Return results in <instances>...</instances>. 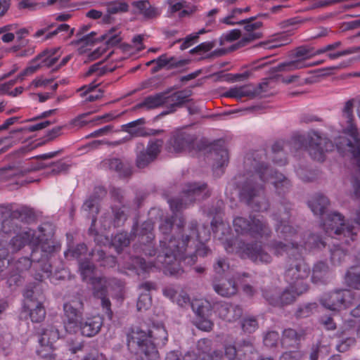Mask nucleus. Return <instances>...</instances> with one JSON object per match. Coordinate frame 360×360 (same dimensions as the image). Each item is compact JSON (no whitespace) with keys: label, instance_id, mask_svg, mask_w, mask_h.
I'll return each mask as SVG.
<instances>
[{"label":"nucleus","instance_id":"1","mask_svg":"<svg viewBox=\"0 0 360 360\" xmlns=\"http://www.w3.org/2000/svg\"><path fill=\"white\" fill-rule=\"evenodd\" d=\"M174 224V217H166L162 220L159 230L162 233L158 250L150 245L155 238L153 224L150 221L141 224L139 231V240L143 245V252L148 256H156L154 266L162 269L165 274L176 276L181 272L178 264V256L188 251L193 252L192 244L197 236V222L191 221L187 228H183L179 232L169 237Z\"/></svg>","mask_w":360,"mask_h":360},{"label":"nucleus","instance_id":"2","mask_svg":"<svg viewBox=\"0 0 360 360\" xmlns=\"http://www.w3.org/2000/svg\"><path fill=\"white\" fill-rule=\"evenodd\" d=\"M245 166L247 168L246 180L242 186L240 196L255 210L264 211L269 207L268 201L264 197L266 183L271 182L278 194L288 191L290 187L289 180L268 165L247 158Z\"/></svg>","mask_w":360,"mask_h":360},{"label":"nucleus","instance_id":"3","mask_svg":"<svg viewBox=\"0 0 360 360\" xmlns=\"http://www.w3.org/2000/svg\"><path fill=\"white\" fill-rule=\"evenodd\" d=\"M168 340L167 331L162 324H153L147 330L133 329L128 336V346L142 360H157L158 346H164Z\"/></svg>","mask_w":360,"mask_h":360},{"label":"nucleus","instance_id":"4","mask_svg":"<svg viewBox=\"0 0 360 360\" xmlns=\"http://www.w3.org/2000/svg\"><path fill=\"white\" fill-rule=\"evenodd\" d=\"M356 103V98L347 100L341 111L342 131L350 139L341 136L335 140V144L340 153H351L360 167V131H358L353 112Z\"/></svg>","mask_w":360,"mask_h":360},{"label":"nucleus","instance_id":"5","mask_svg":"<svg viewBox=\"0 0 360 360\" xmlns=\"http://www.w3.org/2000/svg\"><path fill=\"white\" fill-rule=\"evenodd\" d=\"M66 320L65 328L69 333L78 330L86 337H93L100 331L103 325L101 316H94L83 319V302L80 300H73L64 304Z\"/></svg>","mask_w":360,"mask_h":360},{"label":"nucleus","instance_id":"6","mask_svg":"<svg viewBox=\"0 0 360 360\" xmlns=\"http://www.w3.org/2000/svg\"><path fill=\"white\" fill-rule=\"evenodd\" d=\"M310 268L302 257L290 261L285 271V279L297 295L308 290L307 279Z\"/></svg>","mask_w":360,"mask_h":360},{"label":"nucleus","instance_id":"7","mask_svg":"<svg viewBox=\"0 0 360 360\" xmlns=\"http://www.w3.org/2000/svg\"><path fill=\"white\" fill-rule=\"evenodd\" d=\"M40 232L37 236L33 230L22 232L15 237L10 241V245L13 252L20 250L26 244H29L34 247L33 252L38 249H41L42 252H51L53 250L54 246L52 242L46 237V234L43 233L44 229L43 227H39Z\"/></svg>","mask_w":360,"mask_h":360},{"label":"nucleus","instance_id":"8","mask_svg":"<svg viewBox=\"0 0 360 360\" xmlns=\"http://www.w3.org/2000/svg\"><path fill=\"white\" fill-rule=\"evenodd\" d=\"M235 231L239 234H249L256 238H268L271 229L263 217L256 215L250 219L238 217L233 220Z\"/></svg>","mask_w":360,"mask_h":360},{"label":"nucleus","instance_id":"9","mask_svg":"<svg viewBox=\"0 0 360 360\" xmlns=\"http://www.w3.org/2000/svg\"><path fill=\"white\" fill-rule=\"evenodd\" d=\"M322 226L326 233L332 237L333 234L338 236L339 240H344L347 244L350 241H354L356 236L354 226L345 224L343 217L337 212L327 214L326 218H323Z\"/></svg>","mask_w":360,"mask_h":360},{"label":"nucleus","instance_id":"10","mask_svg":"<svg viewBox=\"0 0 360 360\" xmlns=\"http://www.w3.org/2000/svg\"><path fill=\"white\" fill-rule=\"evenodd\" d=\"M209 195L210 192L206 184H188L184 188L181 198L169 200L170 207L172 211L178 212L186 208L190 203L195 200H202Z\"/></svg>","mask_w":360,"mask_h":360},{"label":"nucleus","instance_id":"11","mask_svg":"<svg viewBox=\"0 0 360 360\" xmlns=\"http://www.w3.org/2000/svg\"><path fill=\"white\" fill-rule=\"evenodd\" d=\"M321 246H325V242L319 236L314 234L309 236L306 242H300L298 240H292V241L289 243L274 241L271 245V250L277 256H281L284 253L292 252L296 250L301 252L303 248L311 249L313 248H320Z\"/></svg>","mask_w":360,"mask_h":360},{"label":"nucleus","instance_id":"12","mask_svg":"<svg viewBox=\"0 0 360 360\" xmlns=\"http://www.w3.org/2000/svg\"><path fill=\"white\" fill-rule=\"evenodd\" d=\"M352 292L349 290H336L325 293L320 299L321 304L331 311H340L352 301Z\"/></svg>","mask_w":360,"mask_h":360},{"label":"nucleus","instance_id":"13","mask_svg":"<svg viewBox=\"0 0 360 360\" xmlns=\"http://www.w3.org/2000/svg\"><path fill=\"white\" fill-rule=\"evenodd\" d=\"M167 146L170 152H192L196 150L197 138L194 134L185 131H177L172 134Z\"/></svg>","mask_w":360,"mask_h":360},{"label":"nucleus","instance_id":"14","mask_svg":"<svg viewBox=\"0 0 360 360\" xmlns=\"http://www.w3.org/2000/svg\"><path fill=\"white\" fill-rule=\"evenodd\" d=\"M163 141L156 139L149 142L147 148L144 149L142 143L137 144L136 165L139 168H145L154 161L160 153Z\"/></svg>","mask_w":360,"mask_h":360},{"label":"nucleus","instance_id":"15","mask_svg":"<svg viewBox=\"0 0 360 360\" xmlns=\"http://www.w3.org/2000/svg\"><path fill=\"white\" fill-rule=\"evenodd\" d=\"M89 284L91 285L94 296L101 300L103 309L105 310L108 317L111 319L112 317V311L110 308L111 302L107 297L109 285L108 280L105 277L98 276L92 280Z\"/></svg>","mask_w":360,"mask_h":360},{"label":"nucleus","instance_id":"16","mask_svg":"<svg viewBox=\"0 0 360 360\" xmlns=\"http://www.w3.org/2000/svg\"><path fill=\"white\" fill-rule=\"evenodd\" d=\"M333 147L330 141L314 133L310 137L308 150L313 159L322 162L325 158V153L332 150Z\"/></svg>","mask_w":360,"mask_h":360},{"label":"nucleus","instance_id":"17","mask_svg":"<svg viewBox=\"0 0 360 360\" xmlns=\"http://www.w3.org/2000/svg\"><path fill=\"white\" fill-rule=\"evenodd\" d=\"M24 310L29 312L30 317L33 322H41L46 316V311L41 302L34 296L32 290H27L25 294Z\"/></svg>","mask_w":360,"mask_h":360},{"label":"nucleus","instance_id":"18","mask_svg":"<svg viewBox=\"0 0 360 360\" xmlns=\"http://www.w3.org/2000/svg\"><path fill=\"white\" fill-rule=\"evenodd\" d=\"M243 254L246 255L255 263H270L272 257L267 252L265 248L259 243L243 244L240 247Z\"/></svg>","mask_w":360,"mask_h":360},{"label":"nucleus","instance_id":"19","mask_svg":"<svg viewBox=\"0 0 360 360\" xmlns=\"http://www.w3.org/2000/svg\"><path fill=\"white\" fill-rule=\"evenodd\" d=\"M267 86V82H263L260 84L257 88H252L249 85L235 86L229 89L227 91L224 93V96L227 98H234L236 99H240L246 96L253 97L266 92Z\"/></svg>","mask_w":360,"mask_h":360},{"label":"nucleus","instance_id":"20","mask_svg":"<svg viewBox=\"0 0 360 360\" xmlns=\"http://www.w3.org/2000/svg\"><path fill=\"white\" fill-rule=\"evenodd\" d=\"M298 295H297L290 286L281 293L277 292L276 290L264 292V297L269 304L278 307L292 303Z\"/></svg>","mask_w":360,"mask_h":360},{"label":"nucleus","instance_id":"21","mask_svg":"<svg viewBox=\"0 0 360 360\" xmlns=\"http://www.w3.org/2000/svg\"><path fill=\"white\" fill-rule=\"evenodd\" d=\"M215 312L221 319L228 322H234L242 316L243 309L239 305L221 302L216 304Z\"/></svg>","mask_w":360,"mask_h":360},{"label":"nucleus","instance_id":"22","mask_svg":"<svg viewBox=\"0 0 360 360\" xmlns=\"http://www.w3.org/2000/svg\"><path fill=\"white\" fill-rule=\"evenodd\" d=\"M242 25H244L245 33L238 41V47L245 46L250 42L262 37V32L259 30L263 25L262 22L257 21L254 23L242 22Z\"/></svg>","mask_w":360,"mask_h":360},{"label":"nucleus","instance_id":"23","mask_svg":"<svg viewBox=\"0 0 360 360\" xmlns=\"http://www.w3.org/2000/svg\"><path fill=\"white\" fill-rule=\"evenodd\" d=\"M204 232H205V229H203ZM205 236H201V233L197 229V236H194L193 243L192 244L193 252L191 254H188V251L185 254H182V255L178 256V261L181 259H184L187 257H190L191 261L193 262L195 261L196 255H199L201 257H205L207 255L208 250L204 246L203 241L207 240L208 236L205 233Z\"/></svg>","mask_w":360,"mask_h":360},{"label":"nucleus","instance_id":"24","mask_svg":"<svg viewBox=\"0 0 360 360\" xmlns=\"http://www.w3.org/2000/svg\"><path fill=\"white\" fill-rule=\"evenodd\" d=\"M191 95V91L188 90L179 91L171 95L166 93L165 105H167L169 110L162 114L166 115L175 112L177 108H180L184 103L190 101Z\"/></svg>","mask_w":360,"mask_h":360},{"label":"nucleus","instance_id":"25","mask_svg":"<svg viewBox=\"0 0 360 360\" xmlns=\"http://www.w3.org/2000/svg\"><path fill=\"white\" fill-rule=\"evenodd\" d=\"M98 202L99 200L97 198L90 197L84 202L82 207L84 215L92 220L91 226L89 229L91 234H96L93 227L96 223V216L99 212Z\"/></svg>","mask_w":360,"mask_h":360},{"label":"nucleus","instance_id":"26","mask_svg":"<svg viewBox=\"0 0 360 360\" xmlns=\"http://www.w3.org/2000/svg\"><path fill=\"white\" fill-rule=\"evenodd\" d=\"M39 333L40 335L39 342L41 345V348L52 349V348H53V342L59 339V332L58 329L53 326H48L42 328Z\"/></svg>","mask_w":360,"mask_h":360},{"label":"nucleus","instance_id":"27","mask_svg":"<svg viewBox=\"0 0 360 360\" xmlns=\"http://www.w3.org/2000/svg\"><path fill=\"white\" fill-rule=\"evenodd\" d=\"M212 285L214 290L221 297H231L238 291L235 281L231 279L214 281Z\"/></svg>","mask_w":360,"mask_h":360},{"label":"nucleus","instance_id":"28","mask_svg":"<svg viewBox=\"0 0 360 360\" xmlns=\"http://www.w3.org/2000/svg\"><path fill=\"white\" fill-rule=\"evenodd\" d=\"M166 93L162 92L146 97L143 101L134 107L135 109L145 108L148 110L160 108L165 105Z\"/></svg>","mask_w":360,"mask_h":360},{"label":"nucleus","instance_id":"29","mask_svg":"<svg viewBox=\"0 0 360 360\" xmlns=\"http://www.w3.org/2000/svg\"><path fill=\"white\" fill-rule=\"evenodd\" d=\"M183 65L184 62L177 60L176 58L168 56L167 54H162L156 58V65L152 68V72H157L162 68L169 70L174 68L181 67Z\"/></svg>","mask_w":360,"mask_h":360},{"label":"nucleus","instance_id":"30","mask_svg":"<svg viewBox=\"0 0 360 360\" xmlns=\"http://www.w3.org/2000/svg\"><path fill=\"white\" fill-rule=\"evenodd\" d=\"M131 4L136 9L135 12L142 15L146 18H153L159 15L158 9L151 6L147 0L133 1Z\"/></svg>","mask_w":360,"mask_h":360},{"label":"nucleus","instance_id":"31","mask_svg":"<svg viewBox=\"0 0 360 360\" xmlns=\"http://www.w3.org/2000/svg\"><path fill=\"white\" fill-rule=\"evenodd\" d=\"M278 222L276 230L280 237L283 238L286 242L297 240L298 236L296 230L289 224L288 221H285V217L282 218Z\"/></svg>","mask_w":360,"mask_h":360},{"label":"nucleus","instance_id":"32","mask_svg":"<svg viewBox=\"0 0 360 360\" xmlns=\"http://www.w3.org/2000/svg\"><path fill=\"white\" fill-rule=\"evenodd\" d=\"M330 274L329 268L326 263L317 262L312 269L311 280L315 283H325L329 278Z\"/></svg>","mask_w":360,"mask_h":360},{"label":"nucleus","instance_id":"33","mask_svg":"<svg viewBox=\"0 0 360 360\" xmlns=\"http://www.w3.org/2000/svg\"><path fill=\"white\" fill-rule=\"evenodd\" d=\"M329 204L328 199L321 195H315L309 201V206L314 214L323 215L327 206Z\"/></svg>","mask_w":360,"mask_h":360},{"label":"nucleus","instance_id":"34","mask_svg":"<svg viewBox=\"0 0 360 360\" xmlns=\"http://www.w3.org/2000/svg\"><path fill=\"white\" fill-rule=\"evenodd\" d=\"M193 311L199 317H207L211 314L212 306L211 303L205 299H196L191 303Z\"/></svg>","mask_w":360,"mask_h":360},{"label":"nucleus","instance_id":"35","mask_svg":"<svg viewBox=\"0 0 360 360\" xmlns=\"http://www.w3.org/2000/svg\"><path fill=\"white\" fill-rule=\"evenodd\" d=\"M107 16L119 13H127L129 10V5L123 0H115L105 3Z\"/></svg>","mask_w":360,"mask_h":360},{"label":"nucleus","instance_id":"36","mask_svg":"<svg viewBox=\"0 0 360 360\" xmlns=\"http://www.w3.org/2000/svg\"><path fill=\"white\" fill-rule=\"evenodd\" d=\"M79 271L83 281L88 283L98 277L96 276L94 265L89 261L79 262Z\"/></svg>","mask_w":360,"mask_h":360},{"label":"nucleus","instance_id":"37","mask_svg":"<svg viewBox=\"0 0 360 360\" xmlns=\"http://www.w3.org/2000/svg\"><path fill=\"white\" fill-rule=\"evenodd\" d=\"M211 158L214 160L213 168L218 169L227 165L229 162V153L227 150L221 148L214 150L210 153Z\"/></svg>","mask_w":360,"mask_h":360},{"label":"nucleus","instance_id":"38","mask_svg":"<svg viewBox=\"0 0 360 360\" xmlns=\"http://www.w3.org/2000/svg\"><path fill=\"white\" fill-rule=\"evenodd\" d=\"M304 335V332L296 331L292 328L285 329L283 333L282 344L285 346H291L296 343Z\"/></svg>","mask_w":360,"mask_h":360},{"label":"nucleus","instance_id":"39","mask_svg":"<svg viewBox=\"0 0 360 360\" xmlns=\"http://www.w3.org/2000/svg\"><path fill=\"white\" fill-rule=\"evenodd\" d=\"M103 166L111 170H115L120 174L127 175V170L124 168L122 162L118 158H110L103 162Z\"/></svg>","mask_w":360,"mask_h":360},{"label":"nucleus","instance_id":"40","mask_svg":"<svg viewBox=\"0 0 360 360\" xmlns=\"http://www.w3.org/2000/svg\"><path fill=\"white\" fill-rule=\"evenodd\" d=\"M307 67V64L300 60H294L287 63L279 64L276 67V70L280 72H290L296 70L302 69Z\"/></svg>","mask_w":360,"mask_h":360},{"label":"nucleus","instance_id":"41","mask_svg":"<svg viewBox=\"0 0 360 360\" xmlns=\"http://www.w3.org/2000/svg\"><path fill=\"white\" fill-rule=\"evenodd\" d=\"M91 254L96 260L101 262V264L103 266L112 267L116 264L115 257L111 255L105 256V252L102 250H96Z\"/></svg>","mask_w":360,"mask_h":360},{"label":"nucleus","instance_id":"42","mask_svg":"<svg viewBox=\"0 0 360 360\" xmlns=\"http://www.w3.org/2000/svg\"><path fill=\"white\" fill-rule=\"evenodd\" d=\"M347 252L339 245H335L330 250V260L333 265L338 266L345 260Z\"/></svg>","mask_w":360,"mask_h":360},{"label":"nucleus","instance_id":"43","mask_svg":"<svg viewBox=\"0 0 360 360\" xmlns=\"http://www.w3.org/2000/svg\"><path fill=\"white\" fill-rule=\"evenodd\" d=\"M314 48L302 46L297 48L293 52V56L296 60H300L304 63L306 60L313 58Z\"/></svg>","mask_w":360,"mask_h":360},{"label":"nucleus","instance_id":"44","mask_svg":"<svg viewBox=\"0 0 360 360\" xmlns=\"http://www.w3.org/2000/svg\"><path fill=\"white\" fill-rule=\"evenodd\" d=\"M112 224L115 227L122 226L127 219L124 207H112Z\"/></svg>","mask_w":360,"mask_h":360},{"label":"nucleus","instance_id":"45","mask_svg":"<svg viewBox=\"0 0 360 360\" xmlns=\"http://www.w3.org/2000/svg\"><path fill=\"white\" fill-rule=\"evenodd\" d=\"M129 244V238L124 233H120L114 236L112 240V245L115 248L117 252H120L122 248Z\"/></svg>","mask_w":360,"mask_h":360},{"label":"nucleus","instance_id":"46","mask_svg":"<svg viewBox=\"0 0 360 360\" xmlns=\"http://www.w3.org/2000/svg\"><path fill=\"white\" fill-rule=\"evenodd\" d=\"M102 63H97L92 65L89 70L85 73V77H89L91 75H95L96 77H101L106 74L108 69L105 66H102Z\"/></svg>","mask_w":360,"mask_h":360},{"label":"nucleus","instance_id":"47","mask_svg":"<svg viewBox=\"0 0 360 360\" xmlns=\"http://www.w3.org/2000/svg\"><path fill=\"white\" fill-rule=\"evenodd\" d=\"M242 328L244 331L252 333L258 328L257 321L253 317L246 318L243 321Z\"/></svg>","mask_w":360,"mask_h":360},{"label":"nucleus","instance_id":"48","mask_svg":"<svg viewBox=\"0 0 360 360\" xmlns=\"http://www.w3.org/2000/svg\"><path fill=\"white\" fill-rule=\"evenodd\" d=\"M279 340V334L276 331L268 332L264 338V343L266 347L276 346Z\"/></svg>","mask_w":360,"mask_h":360},{"label":"nucleus","instance_id":"49","mask_svg":"<svg viewBox=\"0 0 360 360\" xmlns=\"http://www.w3.org/2000/svg\"><path fill=\"white\" fill-rule=\"evenodd\" d=\"M87 252V248L85 244H79L72 250H69L66 252L67 257H72L77 259H79L82 255H85Z\"/></svg>","mask_w":360,"mask_h":360},{"label":"nucleus","instance_id":"50","mask_svg":"<svg viewBox=\"0 0 360 360\" xmlns=\"http://www.w3.org/2000/svg\"><path fill=\"white\" fill-rule=\"evenodd\" d=\"M96 33L94 32H91V33L78 37V39L72 42V44L76 45H82V46H89L92 45L95 42L94 36Z\"/></svg>","mask_w":360,"mask_h":360},{"label":"nucleus","instance_id":"51","mask_svg":"<svg viewBox=\"0 0 360 360\" xmlns=\"http://www.w3.org/2000/svg\"><path fill=\"white\" fill-rule=\"evenodd\" d=\"M359 50H360V47H350L349 49H347L341 51H338L336 53H328L327 54V56L330 59L334 60V59H336V58L342 57V56H345L357 53Z\"/></svg>","mask_w":360,"mask_h":360},{"label":"nucleus","instance_id":"52","mask_svg":"<svg viewBox=\"0 0 360 360\" xmlns=\"http://www.w3.org/2000/svg\"><path fill=\"white\" fill-rule=\"evenodd\" d=\"M128 132L130 134L129 136H126L125 138H124L122 139H120L119 141H115L114 143H112L111 145H112V146H118V145L124 143L126 141L131 140V139L133 137L144 136L146 135V134L143 131V130L142 129H138L134 130V131L128 130Z\"/></svg>","mask_w":360,"mask_h":360},{"label":"nucleus","instance_id":"53","mask_svg":"<svg viewBox=\"0 0 360 360\" xmlns=\"http://www.w3.org/2000/svg\"><path fill=\"white\" fill-rule=\"evenodd\" d=\"M151 304V298L148 293H141L137 302L138 310H146Z\"/></svg>","mask_w":360,"mask_h":360},{"label":"nucleus","instance_id":"54","mask_svg":"<svg viewBox=\"0 0 360 360\" xmlns=\"http://www.w3.org/2000/svg\"><path fill=\"white\" fill-rule=\"evenodd\" d=\"M213 268L217 274H221L229 269V264L226 259L219 257L217 259Z\"/></svg>","mask_w":360,"mask_h":360},{"label":"nucleus","instance_id":"55","mask_svg":"<svg viewBox=\"0 0 360 360\" xmlns=\"http://www.w3.org/2000/svg\"><path fill=\"white\" fill-rule=\"evenodd\" d=\"M43 56L39 55L37 58L32 60L29 66L25 69V73H27L28 75H31L37 72L42 66L41 62L38 63L39 60L43 58Z\"/></svg>","mask_w":360,"mask_h":360},{"label":"nucleus","instance_id":"56","mask_svg":"<svg viewBox=\"0 0 360 360\" xmlns=\"http://www.w3.org/2000/svg\"><path fill=\"white\" fill-rule=\"evenodd\" d=\"M69 166L61 161L54 162L51 166L50 173L53 175H58L68 169Z\"/></svg>","mask_w":360,"mask_h":360},{"label":"nucleus","instance_id":"57","mask_svg":"<svg viewBox=\"0 0 360 360\" xmlns=\"http://www.w3.org/2000/svg\"><path fill=\"white\" fill-rule=\"evenodd\" d=\"M195 326L202 330L210 331L212 328L213 323L206 317H199L195 321Z\"/></svg>","mask_w":360,"mask_h":360},{"label":"nucleus","instance_id":"58","mask_svg":"<svg viewBox=\"0 0 360 360\" xmlns=\"http://www.w3.org/2000/svg\"><path fill=\"white\" fill-rule=\"evenodd\" d=\"M13 172L14 173V177L24 176L25 174L35 170V168L26 167L24 165L18 166H11Z\"/></svg>","mask_w":360,"mask_h":360},{"label":"nucleus","instance_id":"59","mask_svg":"<svg viewBox=\"0 0 360 360\" xmlns=\"http://www.w3.org/2000/svg\"><path fill=\"white\" fill-rule=\"evenodd\" d=\"M184 360H212V357L205 352L196 353H188L184 356Z\"/></svg>","mask_w":360,"mask_h":360},{"label":"nucleus","instance_id":"60","mask_svg":"<svg viewBox=\"0 0 360 360\" xmlns=\"http://www.w3.org/2000/svg\"><path fill=\"white\" fill-rule=\"evenodd\" d=\"M214 46H215V43L214 41L203 42V43L199 44L198 46H197L196 47H195L194 49H191L190 52L191 53H197V52L205 53V52L210 51L212 49H213L214 47Z\"/></svg>","mask_w":360,"mask_h":360},{"label":"nucleus","instance_id":"61","mask_svg":"<svg viewBox=\"0 0 360 360\" xmlns=\"http://www.w3.org/2000/svg\"><path fill=\"white\" fill-rule=\"evenodd\" d=\"M38 355L44 360H56V354L53 353V348H40L37 350Z\"/></svg>","mask_w":360,"mask_h":360},{"label":"nucleus","instance_id":"62","mask_svg":"<svg viewBox=\"0 0 360 360\" xmlns=\"http://www.w3.org/2000/svg\"><path fill=\"white\" fill-rule=\"evenodd\" d=\"M302 358V354L300 351H290L284 352L280 360H301Z\"/></svg>","mask_w":360,"mask_h":360},{"label":"nucleus","instance_id":"63","mask_svg":"<svg viewBox=\"0 0 360 360\" xmlns=\"http://www.w3.org/2000/svg\"><path fill=\"white\" fill-rule=\"evenodd\" d=\"M307 20V19H300L298 17H295V18H292L288 19V20L282 22L281 25V27L288 28L291 26L294 27L297 25L304 23Z\"/></svg>","mask_w":360,"mask_h":360},{"label":"nucleus","instance_id":"64","mask_svg":"<svg viewBox=\"0 0 360 360\" xmlns=\"http://www.w3.org/2000/svg\"><path fill=\"white\" fill-rule=\"evenodd\" d=\"M132 266L131 269H136L138 271L139 269H141L143 271H147L148 266L146 263L145 260L140 257H134L132 259Z\"/></svg>","mask_w":360,"mask_h":360}]
</instances>
